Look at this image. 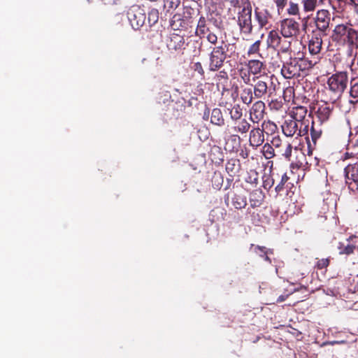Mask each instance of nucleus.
Segmentation results:
<instances>
[{
    "mask_svg": "<svg viewBox=\"0 0 358 358\" xmlns=\"http://www.w3.org/2000/svg\"><path fill=\"white\" fill-rule=\"evenodd\" d=\"M281 37L275 30H271L267 37V45L268 47L277 49L280 47Z\"/></svg>",
    "mask_w": 358,
    "mask_h": 358,
    "instance_id": "a211bd4d",
    "label": "nucleus"
},
{
    "mask_svg": "<svg viewBox=\"0 0 358 358\" xmlns=\"http://www.w3.org/2000/svg\"><path fill=\"white\" fill-rule=\"evenodd\" d=\"M233 206L237 209H241L245 208L247 205L246 199L240 195H235L232 201Z\"/></svg>",
    "mask_w": 358,
    "mask_h": 358,
    "instance_id": "bb28decb",
    "label": "nucleus"
},
{
    "mask_svg": "<svg viewBox=\"0 0 358 358\" xmlns=\"http://www.w3.org/2000/svg\"><path fill=\"white\" fill-rule=\"evenodd\" d=\"M238 24L241 32L247 34L252 32V7L250 4L244 6L238 13Z\"/></svg>",
    "mask_w": 358,
    "mask_h": 358,
    "instance_id": "20e7f679",
    "label": "nucleus"
},
{
    "mask_svg": "<svg viewBox=\"0 0 358 358\" xmlns=\"http://www.w3.org/2000/svg\"><path fill=\"white\" fill-rule=\"evenodd\" d=\"M348 243L345 245L343 243H339L338 250L340 255H349L352 254L355 248L358 246V237L351 236L347 239Z\"/></svg>",
    "mask_w": 358,
    "mask_h": 358,
    "instance_id": "9b49d317",
    "label": "nucleus"
},
{
    "mask_svg": "<svg viewBox=\"0 0 358 358\" xmlns=\"http://www.w3.org/2000/svg\"><path fill=\"white\" fill-rule=\"evenodd\" d=\"M265 259H266V261H270V259H269V258H268V256H266V257H265Z\"/></svg>",
    "mask_w": 358,
    "mask_h": 358,
    "instance_id": "603ef678",
    "label": "nucleus"
},
{
    "mask_svg": "<svg viewBox=\"0 0 358 358\" xmlns=\"http://www.w3.org/2000/svg\"><path fill=\"white\" fill-rule=\"evenodd\" d=\"M205 33L201 35H196L201 38H206L208 43L212 45L217 43L218 37L216 30H214L210 27L207 28V31H204Z\"/></svg>",
    "mask_w": 358,
    "mask_h": 358,
    "instance_id": "6ab92c4d",
    "label": "nucleus"
},
{
    "mask_svg": "<svg viewBox=\"0 0 358 358\" xmlns=\"http://www.w3.org/2000/svg\"><path fill=\"white\" fill-rule=\"evenodd\" d=\"M208 27H209L207 25L206 18L203 16H201L197 23L195 34L201 35L205 33L204 31H207V28Z\"/></svg>",
    "mask_w": 358,
    "mask_h": 358,
    "instance_id": "a878e982",
    "label": "nucleus"
},
{
    "mask_svg": "<svg viewBox=\"0 0 358 358\" xmlns=\"http://www.w3.org/2000/svg\"><path fill=\"white\" fill-rule=\"evenodd\" d=\"M250 127V123L246 120L243 119L236 122L234 129L236 132L245 134L249 130Z\"/></svg>",
    "mask_w": 358,
    "mask_h": 358,
    "instance_id": "4be33fe9",
    "label": "nucleus"
},
{
    "mask_svg": "<svg viewBox=\"0 0 358 358\" xmlns=\"http://www.w3.org/2000/svg\"><path fill=\"white\" fill-rule=\"evenodd\" d=\"M250 145L253 147L261 145L264 141L263 131L259 128H254L250 132Z\"/></svg>",
    "mask_w": 358,
    "mask_h": 358,
    "instance_id": "f8f14e48",
    "label": "nucleus"
},
{
    "mask_svg": "<svg viewBox=\"0 0 358 358\" xmlns=\"http://www.w3.org/2000/svg\"><path fill=\"white\" fill-rule=\"evenodd\" d=\"M226 1H229L232 6H237L239 3V0H226Z\"/></svg>",
    "mask_w": 358,
    "mask_h": 358,
    "instance_id": "a18cd8bd",
    "label": "nucleus"
},
{
    "mask_svg": "<svg viewBox=\"0 0 358 358\" xmlns=\"http://www.w3.org/2000/svg\"><path fill=\"white\" fill-rule=\"evenodd\" d=\"M210 122L216 125H221L223 124L224 120L220 109L215 108L213 110L210 117Z\"/></svg>",
    "mask_w": 358,
    "mask_h": 358,
    "instance_id": "b1692460",
    "label": "nucleus"
},
{
    "mask_svg": "<svg viewBox=\"0 0 358 358\" xmlns=\"http://www.w3.org/2000/svg\"><path fill=\"white\" fill-rule=\"evenodd\" d=\"M345 176L347 182L351 180L355 183H358V164L348 165L345 169Z\"/></svg>",
    "mask_w": 358,
    "mask_h": 358,
    "instance_id": "2eb2a0df",
    "label": "nucleus"
},
{
    "mask_svg": "<svg viewBox=\"0 0 358 358\" xmlns=\"http://www.w3.org/2000/svg\"><path fill=\"white\" fill-rule=\"evenodd\" d=\"M159 18V13L157 9H152L148 13V20L150 22L155 24L157 22Z\"/></svg>",
    "mask_w": 358,
    "mask_h": 358,
    "instance_id": "2f4dec72",
    "label": "nucleus"
},
{
    "mask_svg": "<svg viewBox=\"0 0 358 358\" xmlns=\"http://www.w3.org/2000/svg\"><path fill=\"white\" fill-rule=\"evenodd\" d=\"M322 133V130L319 125H316L315 122H312V126L310 128V135L312 141L314 143H316V141L320 138L321 134Z\"/></svg>",
    "mask_w": 358,
    "mask_h": 358,
    "instance_id": "393cba45",
    "label": "nucleus"
},
{
    "mask_svg": "<svg viewBox=\"0 0 358 358\" xmlns=\"http://www.w3.org/2000/svg\"><path fill=\"white\" fill-rule=\"evenodd\" d=\"M243 92L245 94H246L247 95H245V96L242 95L241 98H242L243 101L247 104L250 103L252 100V94L251 90L250 89L245 90Z\"/></svg>",
    "mask_w": 358,
    "mask_h": 358,
    "instance_id": "f704fd0d",
    "label": "nucleus"
},
{
    "mask_svg": "<svg viewBox=\"0 0 358 358\" xmlns=\"http://www.w3.org/2000/svg\"><path fill=\"white\" fill-rule=\"evenodd\" d=\"M324 36H326V34L317 31L313 32L308 43V49L311 55H317L320 52L322 45V37Z\"/></svg>",
    "mask_w": 358,
    "mask_h": 358,
    "instance_id": "9d476101",
    "label": "nucleus"
},
{
    "mask_svg": "<svg viewBox=\"0 0 358 358\" xmlns=\"http://www.w3.org/2000/svg\"><path fill=\"white\" fill-rule=\"evenodd\" d=\"M329 265V259H322L317 262V267L319 268H323L327 267Z\"/></svg>",
    "mask_w": 358,
    "mask_h": 358,
    "instance_id": "ea45409f",
    "label": "nucleus"
},
{
    "mask_svg": "<svg viewBox=\"0 0 358 358\" xmlns=\"http://www.w3.org/2000/svg\"><path fill=\"white\" fill-rule=\"evenodd\" d=\"M264 108V104L262 101H258L253 104L250 110V120L253 122H256L263 117Z\"/></svg>",
    "mask_w": 358,
    "mask_h": 358,
    "instance_id": "4468645a",
    "label": "nucleus"
},
{
    "mask_svg": "<svg viewBox=\"0 0 358 358\" xmlns=\"http://www.w3.org/2000/svg\"><path fill=\"white\" fill-rule=\"evenodd\" d=\"M239 75L241 76V78L243 79V82L245 83V84H249L250 83V73H248L247 71L244 69H241L239 70Z\"/></svg>",
    "mask_w": 358,
    "mask_h": 358,
    "instance_id": "72a5a7b5",
    "label": "nucleus"
},
{
    "mask_svg": "<svg viewBox=\"0 0 358 358\" xmlns=\"http://www.w3.org/2000/svg\"><path fill=\"white\" fill-rule=\"evenodd\" d=\"M307 114V109L304 106H296L292 108L290 112L291 117L296 120L302 126L303 123L301 122L305 118Z\"/></svg>",
    "mask_w": 358,
    "mask_h": 358,
    "instance_id": "f3484780",
    "label": "nucleus"
},
{
    "mask_svg": "<svg viewBox=\"0 0 358 358\" xmlns=\"http://www.w3.org/2000/svg\"><path fill=\"white\" fill-rule=\"evenodd\" d=\"M349 3L354 8L356 12H358V0H350Z\"/></svg>",
    "mask_w": 358,
    "mask_h": 358,
    "instance_id": "37998d69",
    "label": "nucleus"
},
{
    "mask_svg": "<svg viewBox=\"0 0 358 358\" xmlns=\"http://www.w3.org/2000/svg\"><path fill=\"white\" fill-rule=\"evenodd\" d=\"M194 70L198 72L200 75H203L204 71L203 69L202 65L200 62H196L194 64Z\"/></svg>",
    "mask_w": 358,
    "mask_h": 358,
    "instance_id": "58836bf2",
    "label": "nucleus"
},
{
    "mask_svg": "<svg viewBox=\"0 0 358 358\" xmlns=\"http://www.w3.org/2000/svg\"><path fill=\"white\" fill-rule=\"evenodd\" d=\"M128 20L134 29H139L145 20V13L139 6L134 5L127 12Z\"/></svg>",
    "mask_w": 358,
    "mask_h": 358,
    "instance_id": "39448f33",
    "label": "nucleus"
},
{
    "mask_svg": "<svg viewBox=\"0 0 358 358\" xmlns=\"http://www.w3.org/2000/svg\"><path fill=\"white\" fill-rule=\"evenodd\" d=\"M231 117L237 121L241 119L242 116L241 109L238 106H234L230 111Z\"/></svg>",
    "mask_w": 358,
    "mask_h": 358,
    "instance_id": "c756f323",
    "label": "nucleus"
},
{
    "mask_svg": "<svg viewBox=\"0 0 358 358\" xmlns=\"http://www.w3.org/2000/svg\"><path fill=\"white\" fill-rule=\"evenodd\" d=\"M264 63L262 62H260L259 60L252 59V60L248 61V71H249V73L252 74L254 76V77L262 76L260 75V73H261L262 69H264Z\"/></svg>",
    "mask_w": 358,
    "mask_h": 358,
    "instance_id": "dca6fc26",
    "label": "nucleus"
},
{
    "mask_svg": "<svg viewBox=\"0 0 358 358\" xmlns=\"http://www.w3.org/2000/svg\"><path fill=\"white\" fill-rule=\"evenodd\" d=\"M344 343H345L344 341H328V342L323 343L322 345H334L336 344H342Z\"/></svg>",
    "mask_w": 358,
    "mask_h": 358,
    "instance_id": "79ce46f5",
    "label": "nucleus"
},
{
    "mask_svg": "<svg viewBox=\"0 0 358 358\" xmlns=\"http://www.w3.org/2000/svg\"><path fill=\"white\" fill-rule=\"evenodd\" d=\"M289 178L288 176H287L286 173H284L282 176V178H281V181L280 182L282 184H285L287 180H288Z\"/></svg>",
    "mask_w": 358,
    "mask_h": 358,
    "instance_id": "c03bdc74",
    "label": "nucleus"
},
{
    "mask_svg": "<svg viewBox=\"0 0 358 358\" xmlns=\"http://www.w3.org/2000/svg\"><path fill=\"white\" fill-rule=\"evenodd\" d=\"M315 62L306 59L297 61L296 59H291L289 62L284 64L281 69V73L285 78L290 79L299 75V71L303 69H310L315 65Z\"/></svg>",
    "mask_w": 358,
    "mask_h": 358,
    "instance_id": "f257e3e1",
    "label": "nucleus"
},
{
    "mask_svg": "<svg viewBox=\"0 0 358 358\" xmlns=\"http://www.w3.org/2000/svg\"><path fill=\"white\" fill-rule=\"evenodd\" d=\"M319 1V3H321V4H323L324 3V1L325 0H318Z\"/></svg>",
    "mask_w": 358,
    "mask_h": 358,
    "instance_id": "3c124183",
    "label": "nucleus"
},
{
    "mask_svg": "<svg viewBox=\"0 0 358 358\" xmlns=\"http://www.w3.org/2000/svg\"><path fill=\"white\" fill-rule=\"evenodd\" d=\"M267 76L253 77L252 80L255 82L254 85V94L257 98H262L267 92Z\"/></svg>",
    "mask_w": 358,
    "mask_h": 358,
    "instance_id": "1a4fd4ad",
    "label": "nucleus"
},
{
    "mask_svg": "<svg viewBox=\"0 0 358 358\" xmlns=\"http://www.w3.org/2000/svg\"><path fill=\"white\" fill-rule=\"evenodd\" d=\"M261 44V41L258 40L255 41L252 45H250L248 50V55H255L259 52V47Z\"/></svg>",
    "mask_w": 358,
    "mask_h": 358,
    "instance_id": "7c9ffc66",
    "label": "nucleus"
},
{
    "mask_svg": "<svg viewBox=\"0 0 358 358\" xmlns=\"http://www.w3.org/2000/svg\"><path fill=\"white\" fill-rule=\"evenodd\" d=\"M282 147L277 150V155L284 157L287 161L290 160L292 152V145L289 143H284Z\"/></svg>",
    "mask_w": 358,
    "mask_h": 358,
    "instance_id": "aec40b11",
    "label": "nucleus"
},
{
    "mask_svg": "<svg viewBox=\"0 0 358 358\" xmlns=\"http://www.w3.org/2000/svg\"><path fill=\"white\" fill-rule=\"evenodd\" d=\"M353 148L357 154H358V138L356 140L355 143L353 144Z\"/></svg>",
    "mask_w": 358,
    "mask_h": 358,
    "instance_id": "de8ad7c7",
    "label": "nucleus"
},
{
    "mask_svg": "<svg viewBox=\"0 0 358 358\" xmlns=\"http://www.w3.org/2000/svg\"><path fill=\"white\" fill-rule=\"evenodd\" d=\"M299 122L293 119L286 120L282 126L283 133L287 136H293L297 131H299V136H303L308 133V125H306L304 129H299Z\"/></svg>",
    "mask_w": 358,
    "mask_h": 358,
    "instance_id": "6e6552de",
    "label": "nucleus"
},
{
    "mask_svg": "<svg viewBox=\"0 0 358 358\" xmlns=\"http://www.w3.org/2000/svg\"><path fill=\"white\" fill-rule=\"evenodd\" d=\"M287 13L289 15L297 16L300 14L299 5L297 3L289 1L287 8Z\"/></svg>",
    "mask_w": 358,
    "mask_h": 358,
    "instance_id": "cd10ccee",
    "label": "nucleus"
},
{
    "mask_svg": "<svg viewBox=\"0 0 358 358\" xmlns=\"http://www.w3.org/2000/svg\"><path fill=\"white\" fill-rule=\"evenodd\" d=\"M255 20L258 22L260 28H263L268 23V20L271 17V14L266 9H255Z\"/></svg>",
    "mask_w": 358,
    "mask_h": 358,
    "instance_id": "ddd939ff",
    "label": "nucleus"
},
{
    "mask_svg": "<svg viewBox=\"0 0 358 358\" xmlns=\"http://www.w3.org/2000/svg\"><path fill=\"white\" fill-rule=\"evenodd\" d=\"M290 46V42H285V43L281 44L280 47L278 48L281 52H287Z\"/></svg>",
    "mask_w": 358,
    "mask_h": 358,
    "instance_id": "a19ab883",
    "label": "nucleus"
},
{
    "mask_svg": "<svg viewBox=\"0 0 358 358\" xmlns=\"http://www.w3.org/2000/svg\"><path fill=\"white\" fill-rule=\"evenodd\" d=\"M299 30V24L294 19L286 18L280 22V33L285 38L296 37Z\"/></svg>",
    "mask_w": 358,
    "mask_h": 358,
    "instance_id": "423d86ee",
    "label": "nucleus"
},
{
    "mask_svg": "<svg viewBox=\"0 0 358 358\" xmlns=\"http://www.w3.org/2000/svg\"><path fill=\"white\" fill-rule=\"evenodd\" d=\"M335 1L338 3V6H340L341 4H345V2H346V0H335Z\"/></svg>",
    "mask_w": 358,
    "mask_h": 358,
    "instance_id": "09e8293b",
    "label": "nucleus"
},
{
    "mask_svg": "<svg viewBox=\"0 0 358 358\" xmlns=\"http://www.w3.org/2000/svg\"><path fill=\"white\" fill-rule=\"evenodd\" d=\"M272 146L273 147L275 152H277L278 149H280V148H282L284 143H287L288 142H283L279 138H273L272 140Z\"/></svg>",
    "mask_w": 358,
    "mask_h": 358,
    "instance_id": "e433bc0d",
    "label": "nucleus"
},
{
    "mask_svg": "<svg viewBox=\"0 0 358 358\" xmlns=\"http://www.w3.org/2000/svg\"><path fill=\"white\" fill-rule=\"evenodd\" d=\"M285 184H282L281 182H280L276 187H275V190L276 192H280L282 189H283V186H284Z\"/></svg>",
    "mask_w": 358,
    "mask_h": 358,
    "instance_id": "49530a36",
    "label": "nucleus"
},
{
    "mask_svg": "<svg viewBox=\"0 0 358 358\" xmlns=\"http://www.w3.org/2000/svg\"><path fill=\"white\" fill-rule=\"evenodd\" d=\"M350 96L358 101V80H355L351 86Z\"/></svg>",
    "mask_w": 358,
    "mask_h": 358,
    "instance_id": "473e14b6",
    "label": "nucleus"
},
{
    "mask_svg": "<svg viewBox=\"0 0 358 358\" xmlns=\"http://www.w3.org/2000/svg\"><path fill=\"white\" fill-rule=\"evenodd\" d=\"M274 152L273 147L268 143L262 147V153L266 159H271L275 155Z\"/></svg>",
    "mask_w": 358,
    "mask_h": 358,
    "instance_id": "c85d7f7f",
    "label": "nucleus"
},
{
    "mask_svg": "<svg viewBox=\"0 0 358 358\" xmlns=\"http://www.w3.org/2000/svg\"><path fill=\"white\" fill-rule=\"evenodd\" d=\"M284 301V298H283V296H280L278 299V300H277V301H278V302H282V301Z\"/></svg>",
    "mask_w": 358,
    "mask_h": 358,
    "instance_id": "8fccbe9b",
    "label": "nucleus"
},
{
    "mask_svg": "<svg viewBox=\"0 0 358 358\" xmlns=\"http://www.w3.org/2000/svg\"><path fill=\"white\" fill-rule=\"evenodd\" d=\"M315 25L318 32L325 34L330 24V14L327 10H319L316 13Z\"/></svg>",
    "mask_w": 358,
    "mask_h": 358,
    "instance_id": "0eeeda50",
    "label": "nucleus"
},
{
    "mask_svg": "<svg viewBox=\"0 0 358 358\" xmlns=\"http://www.w3.org/2000/svg\"><path fill=\"white\" fill-rule=\"evenodd\" d=\"M273 1L276 6L278 13L280 14L285 8V7L287 4V0H273Z\"/></svg>",
    "mask_w": 358,
    "mask_h": 358,
    "instance_id": "c9c22d12",
    "label": "nucleus"
},
{
    "mask_svg": "<svg viewBox=\"0 0 358 358\" xmlns=\"http://www.w3.org/2000/svg\"><path fill=\"white\" fill-rule=\"evenodd\" d=\"M257 249H259V250H262V251H263V249H264V248H260V247H257Z\"/></svg>",
    "mask_w": 358,
    "mask_h": 358,
    "instance_id": "864d4df0",
    "label": "nucleus"
},
{
    "mask_svg": "<svg viewBox=\"0 0 358 358\" xmlns=\"http://www.w3.org/2000/svg\"><path fill=\"white\" fill-rule=\"evenodd\" d=\"M319 3L318 0H302L303 10L304 13L313 12Z\"/></svg>",
    "mask_w": 358,
    "mask_h": 358,
    "instance_id": "5701e85b",
    "label": "nucleus"
},
{
    "mask_svg": "<svg viewBox=\"0 0 358 358\" xmlns=\"http://www.w3.org/2000/svg\"><path fill=\"white\" fill-rule=\"evenodd\" d=\"M348 82V74L339 72L332 75L327 81L329 90L337 97L340 96L345 90Z\"/></svg>",
    "mask_w": 358,
    "mask_h": 358,
    "instance_id": "f03ea898",
    "label": "nucleus"
},
{
    "mask_svg": "<svg viewBox=\"0 0 358 358\" xmlns=\"http://www.w3.org/2000/svg\"><path fill=\"white\" fill-rule=\"evenodd\" d=\"M331 115V110L326 106H320L317 111V117L320 122L329 120Z\"/></svg>",
    "mask_w": 358,
    "mask_h": 358,
    "instance_id": "412c9836",
    "label": "nucleus"
},
{
    "mask_svg": "<svg viewBox=\"0 0 358 358\" xmlns=\"http://www.w3.org/2000/svg\"><path fill=\"white\" fill-rule=\"evenodd\" d=\"M227 50V45L223 41H221V44L217 47H215L210 57V70L217 71L220 69L226 59V52Z\"/></svg>",
    "mask_w": 358,
    "mask_h": 358,
    "instance_id": "7ed1b4c3",
    "label": "nucleus"
},
{
    "mask_svg": "<svg viewBox=\"0 0 358 358\" xmlns=\"http://www.w3.org/2000/svg\"><path fill=\"white\" fill-rule=\"evenodd\" d=\"M178 5V0H164V6L168 8H175Z\"/></svg>",
    "mask_w": 358,
    "mask_h": 358,
    "instance_id": "4c0bfd02",
    "label": "nucleus"
}]
</instances>
